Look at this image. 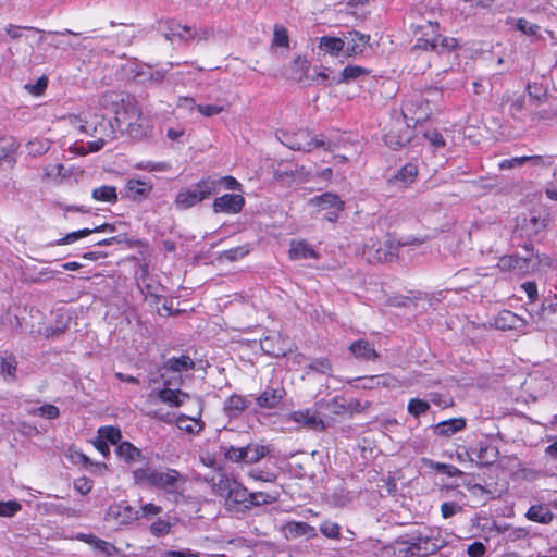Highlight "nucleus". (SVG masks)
<instances>
[{"label": "nucleus", "mask_w": 557, "mask_h": 557, "mask_svg": "<svg viewBox=\"0 0 557 557\" xmlns=\"http://www.w3.org/2000/svg\"><path fill=\"white\" fill-rule=\"evenodd\" d=\"M133 476L136 484L154 487L176 504L184 499V486L187 479L175 469L166 467L139 468L134 470Z\"/></svg>", "instance_id": "nucleus-1"}, {"label": "nucleus", "mask_w": 557, "mask_h": 557, "mask_svg": "<svg viewBox=\"0 0 557 557\" xmlns=\"http://www.w3.org/2000/svg\"><path fill=\"white\" fill-rule=\"evenodd\" d=\"M447 545V539L438 528L424 527L404 537L398 539L393 546L398 557H424L436 553Z\"/></svg>", "instance_id": "nucleus-2"}, {"label": "nucleus", "mask_w": 557, "mask_h": 557, "mask_svg": "<svg viewBox=\"0 0 557 557\" xmlns=\"http://www.w3.org/2000/svg\"><path fill=\"white\" fill-rule=\"evenodd\" d=\"M100 106L110 109L114 114V123L123 131L124 125L141 111L135 97L116 91H108L100 97Z\"/></svg>", "instance_id": "nucleus-3"}, {"label": "nucleus", "mask_w": 557, "mask_h": 557, "mask_svg": "<svg viewBox=\"0 0 557 557\" xmlns=\"http://www.w3.org/2000/svg\"><path fill=\"white\" fill-rule=\"evenodd\" d=\"M216 183L211 175L202 177L189 187L177 191L174 205L178 210H187L215 195Z\"/></svg>", "instance_id": "nucleus-4"}, {"label": "nucleus", "mask_w": 557, "mask_h": 557, "mask_svg": "<svg viewBox=\"0 0 557 557\" xmlns=\"http://www.w3.org/2000/svg\"><path fill=\"white\" fill-rule=\"evenodd\" d=\"M286 395L280 383L265 386L258 395L252 394L253 414L271 416L273 410L283 408Z\"/></svg>", "instance_id": "nucleus-5"}, {"label": "nucleus", "mask_w": 557, "mask_h": 557, "mask_svg": "<svg viewBox=\"0 0 557 557\" xmlns=\"http://www.w3.org/2000/svg\"><path fill=\"white\" fill-rule=\"evenodd\" d=\"M72 123L78 124L81 132L86 133L96 138H107L111 141L115 138L116 124L111 119L102 114L95 113L89 120H83L81 116H73Z\"/></svg>", "instance_id": "nucleus-6"}, {"label": "nucleus", "mask_w": 557, "mask_h": 557, "mask_svg": "<svg viewBox=\"0 0 557 557\" xmlns=\"http://www.w3.org/2000/svg\"><path fill=\"white\" fill-rule=\"evenodd\" d=\"M281 141L292 150L310 152L317 148L331 150L329 141L318 139L309 129L299 128L296 132H283Z\"/></svg>", "instance_id": "nucleus-7"}, {"label": "nucleus", "mask_w": 557, "mask_h": 557, "mask_svg": "<svg viewBox=\"0 0 557 557\" xmlns=\"http://www.w3.org/2000/svg\"><path fill=\"white\" fill-rule=\"evenodd\" d=\"M413 137V131L407 121V115L403 112L400 117H397L391 129L384 135V143L393 150H398L409 144Z\"/></svg>", "instance_id": "nucleus-8"}, {"label": "nucleus", "mask_w": 557, "mask_h": 557, "mask_svg": "<svg viewBox=\"0 0 557 557\" xmlns=\"http://www.w3.org/2000/svg\"><path fill=\"white\" fill-rule=\"evenodd\" d=\"M269 453L270 449L268 446L259 444H250L246 447L239 448L233 446L224 448L225 458L233 462L255 463L265 457Z\"/></svg>", "instance_id": "nucleus-9"}, {"label": "nucleus", "mask_w": 557, "mask_h": 557, "mask_svg": "<svg viewBox=\"0 0 557 557\" xmlns=\"http://www.w3.org/2000/svg\"><path fill=\"white\" fill-rule=\"evenodd\" d=\"M405 245H408V242H395L394 239L388 238L377 248H374V246L367 247L363 253L370 262H392L397 258L399 247Z\"/></svg>", "instance_id": "nucleus-10"}, {"label": "nucleus", "mask_w": 557, "mask_h": 557, "mask_svg": "<svg viewBox=\"0 0 557 557\" xmlns=\"http://www.w3.org/2000/svg\"><path fill=\"white\" fill-rule=\"evenodd\" d=\"M548 223V214L542 210L532 209L517 223L528 237L534 236L543 232Z\"/></svg>", "instance_id": "nucleus-11"}, {"label": "nucleus", "mask_w": 557, "mask_h": 557, "mask_svg": "<svg viewBox=\"0 0 557 557\" xmlns=\"http://www.w3.org/2000/svg\"><path fill=\"white\" fill-rule=\"evenodd\" d=\"M152 189L151 181L133 177L126 181L122 196L128 200L141 202L150 197Z\"/></svg>", "instance_id": "nucleus-12"}, {"label": "nucleus", "mask_w": 557, "mask_h": 557, "mask_svg": "<svg viewBox=\"0 0 557 557\" xmlns=\"http://www.w3.org/2000/svg\"><path fill=\"white\" fill-rule=\"evenodd\" d=\"M430 27L432 28V32L435 33L438 29V23H435L434 25L430 23ZM457 46L458 42L456 38L442 36L440 34H434L431 38H420L417 41L418 48L435 50L438 52L451 51L456 49Z\"/></svg>", "instance_id": "nucleus-13"}, {"label": "nucleus", "mask_w": 557, "mask_h": 557, "mask_svg": "<svg viewBox=\"0 0 557 557\" xmlns=\"http://www.w3.org/2000/svg\"><path fill=\"white\" fill-rule=\"evenodd\" d=\"M246 200L240 194H224L213 200L212 210L214 213L237 214L242 212Z\"/></svg>", "instance_id": "nucleus-14"}, {"label": "nucleus", "mask_w": 557, "mask_h": 557, "mask_svg": "<svg viewBox=\"0 0 557 557\" xmlns=\"http://www.w3.org/2000/svg\"><path fill=\"white\" fill-rule=\"evenodd\" d=\"M343 48L346 57L362 54L369 45L370 36L358 30L343 33Z\"/></svg>", "instance_id": "nucleus-15"}, {"label": "nucleus", "mask_w": 557, "mask_h": 557, "mask_svg": "<svg viewBox=\"0 0 557 557\" xmlns=\"http://www.w3.org/2000/svg\"><path fill=\"white\" fill-rule=\"evenodd\" d=\"M497 267L502 271L512 272L516 275H524L533 268V260L530 257H519L517 255L503 256L499 258Z\"/></svg>", "instance_id": "nucleus-16"}, {"label": "nucleus", "mask_w": 557, "mask_h": 557, "mask_svg": "<svg viewBox=\"0 0 557 557\" xmlns=\"http://www.w3.org/2000/svg\"><path fill=\"white\" fill-rule=\"evenodd\" d=\"M176 385V381H173V379L169 377L168 380H164V386L163 388L159 389L157 392L158 398L163 403L166 404L170 407H180L182 406L186 400L190 398L189 394L178 389V388H171V386Z\"/></svg>", "instance_id": "nucleus-17"}, {"label": "nucleus", "mask_w": 557, "mask_h": 557, "mask_svg": "<svg viewBox=\"0 0 557 557\" xmlns=\"http://www.w3.org/2000/svg\"><path fill=\"white\" fill-rule=\"evenodd\" d=\"M249 499H251L250 492L236 481L225 497L224 505L230 511H240L247 509Z\"/></svg>", "instance_id": "nucleus-18"}, {"label": "nucleus", "mask_w": 557, "mask_h": 557, "mask_svg": "<svg viewBox=\"0 0 557 557\" xmlns=\"http://www.w3.org/2000/svg\"><path fill=\"white\" fill-rule=\"evenodd\" d=\"M121 438V432L114 426H102L92 441L95 448L104 457L110 454V444L115 445Z\"/></svg>", "instance_id": "nucleus-19"}, {"label": "nucleus", "mask_w": 557, "mask_h": 557, "mask_svg": "<svg viewBox=\"0 0 557 557\" xmlns=\"http://www.w3.org/2000/svg\"><path fill=\"white\" fill-rule=\"evenodd\" d=\"M225 412L232 418L243 412L253 414L252 394L247 396L232 395L224 403Z\"/></svg>", "instance_id": "nucleus-20"}, {"label": "nucleus", "mask_w": 557, "mask_h": 557, "mask_svg": "<svg viewBox=\"0 0 557 557\" xmlns=\"http://www.w3.org/2000/svg\"><path fill=\"white\" fill-rule=\"evenodd\" d=\"M124 127L132 138L138 140L149 137L152 132L150 120L143 115L141 111L138 112V116L131 119Z\"/></svg>", "instance_id": "nucleus-21"}, {"label": "nucleus", "mask_w": 557, "mask_h": 557, "mask_svg": "<svg viewBox=\"0 0 557 557\" xmlns=\"http://www.w3.org/2000/svg\"><path fill=\"white\" fill-rule=\"evenodd\" d=\"M20 408L26 414L40 418H58L60 414L58 407L51 404H41L39 400H25Z\"/></svg>", "instance_id": "nucleus-22"}, {"label": "nucleus", "mask_w": 557, "mask_h": 557, "mask_svg": "<svg viewBox=\"0 0 557 557\" xmlns=\"http://www.w3.org/2000/svg\"><path fill=\"white\" fill-rule=\"evenodd\" d=\"M203 480L210 485L211 492L223 499H225L232 486L236 482L235 479L222 472H219L216 475H206Z\"/></svg>", "instance_id": "nucleus-23"}, {"label": "nucleus", "mask_w": 557, "mask_h": 557, "mask_svg": "<svg viewBox=\"0 0 557 557\" xmlns=\"http://www.w3.org/2000/svg\"><path fill=\"white\" fill-rule=\"evenodd\" d=\"M107 516L116 520L120 524H128L139 519V511L125 503H121L110 506Z\"/></svg>", "instance_id": "nucleus-24"}, {"label": "nucleus", "mask_w": 557, "mask_h": 557, "mask_svg": "<svg viewBox=\"0 0 557 557\" xmlns=\"http://www.w3.org/2000/svg\"><path fill=\"white\" fill-rule=\"evenodd\" d=\"M355 386L358 388L373 389L380 386L391 387L395 386L397 380L391 374H380L370 376H360L354 380Z\"/></svg>", "instance_id": "nucleus-25"}, {"label": "nucleus", "mask_w": 557, "mask_h": 557, "mask_svg": "<svg viewBox=\"0 0 557 557\" xmlns=\"http://www.w3.org/2000/svg\"><path fill=\"white\" fill-rule=\"evenodd\" d=\"M348 350L356 359L362 361H375L380 357L374 345L367 339L354 341L349 345Z\"/></svg>", "instance_id": "nucleus-26"}, {"label": "nucleus", "mask_w": 557, "mask_h": 557, "mask_svg": "<svg viewBox=\"0 0 557 557\" xmlns=\"http://www.w3.org/2000/svg\"><path fill=\"white\" fill-rule=\"evenodd\" d=\"M495 327L502 331H521L525 326V320L510 310L500 311L495 318Z\"/></svg>", "instance_id": "nucleus-27"}, {"label": "nucleus", "mask_w": 557, "mask_h": 557, "mask_svg": "<svg viewBox=\"0 0 557 557\" xmlns=\"http://www.w3.org/2000/svg\"><path fill=\"white\" fill-rule=\"evenodd\" d=\"M309 69L310 62L306 58L298 55L290 62V64L285 67L283 75L287 79H292L294 82H302L305 78H307Z\"/></svg>", "instance_id": "nucleus-28"}, {"label": "nucleus", "mask_w": 557, "mask_h": 557, "mask_svg": "<svg viewBox=\"0 0 557 557\" xmlns=\"http://www.w3.org/2000/svg\"><path fill=\"white\" fill-rule=\"evenodd\" d=\"M290 260L319 259L320 255L305 239H293L288 250Z\"/></svg>", "instance_id": "nucleus-29"}, {"label": "nucleus", "mask_w": 557, "mask_h": 557, "mask_svg": "<svg viewBox=\"0 0 557 557\" xmlns=\"http://www.w3.org/2000/svg\"><path fill=\"white\" fill-rule=\"evenodd\" d=\"M310 203L321 210H344L345 202L339 198L338 195L333 193H324L310 199Z\"/></svg>", "instance_id": "nucleus-30"}, {"label": "nucleus", "mask_w": 557, "mask_h": 557, "mask_svg": "<svg viewBox=\"0 0 557 557\" xmlns=\"http://www.w3.org/2000/svg\"><path fill=\"white\" fill-rule=\"evenodd\" d=\"M417 175V166L408 163L398 170L393 177L389 178V183L398 188H405L416 180Z\"/></svg>", "instance_id": "nucleus-31"}, {"label": "nucleus", "mask_w": 557, "mask_h": 557, "mask_svg": "<svg viewBox=\"0 0 557 557\" xmlns=\"http://www.w3.org/2000/svg\"><path fill=\"white\" fill-rule=\"evenodd\" d=\"M165 372L182 373L185 371L193 370L195 362L187 355H181L180 357H171L163 363Z\"/></svg>", "instance_id": "nucleus-32"}, {"label": "nucleus", "mask_w": 557, "mask_h": 557, "mask_svg": "<svg viewBox=\"0 0 557 557\" xmlns=\"http://www.w3.org/2000/svg\"><path fill=\"white\" fill-rule=\"evenodd\" d=\"M525 518L533 522L548 524L552 522L554 513L550 511L548 506L544 504H535L528 509Z\"/></svg>", "instance_id": "nucleus-33"}, {"label": "nucleus", "mask_w": 557, "mask_h": 557, "mask_svg": "<svg viewBox=\"0 0 557 557\" xmlns=\"http://www.w3.org/2000/svg\"><path fill=\"white\" fill-rule=\"evenodd\" d=\"M284 533L285 536L288 539L298 536L311 537L315 534V530L313 527L309 525L306 522L290 521L285 524Z\"/></svg>", "instance_id": "nucleus-34"}, {"label": "nucleus", "mask_w": 557, "mask_h": 557, "mask_svg": "<svg viewBox=\"0 0 557 557\" xmlns=\"http://www.w3.org/2000/svg\"><path fill=\"white\" fill-rule=\"evenodd\" d=\"M319 50L323 51L325 54H330L332 57H338L343 48V39L342 37L334 36H322L319 38L318 44Z\"/></svg>", "instance_id": "nucleus-35"}, {"label": "nucleus", "mask_w": 557, "mask_h": 557, "mask_svg": "<svg viewBox=\"0 0 557 557\" xmlns=\"http://www.w3.org/2000/svg\"><path fill=\"white\" fill-rule=\"evenodd\" d=\"M466 426V420H442L434 425V433L443 436H450Z\"/></svg>", "instance_id": "nucleus-36"}, {"label": "nucleus", "mask_w": 557, "mask_h": 557, "mask_svg": "<svg viewBox=\"0 0 557 557\" xmlns=\"http://www.w3.org/2000/svg\"><path fill=\"white\" fill-rule=\"evenodd\" d=\"M369 71L360 65H347L343 69L338 78H333L336 84L350 83L367 75Z\"/></svg>", "instance_id": "nucleus-37"}, {"label": "nucleus", "mask_w": 557, "mask_h": 557, "mask_svg": "<svg viewBox=\"0 0 557 557\" xmlns=\"http://www.w3.org/2000/svg\"><path fill=\"white\" fill-rule=\"evenodd\" d=\"M91 197L96 201L109 203H116L119 200L116 188L111 185H102L100 187L94 188Z\"/></svg>", "instance_id": "nucleus-38"}, {"label": "nucleus", "mask_w": 557, "mask_h": 557, "mask_svg": "<svg viewBox=\"0 0 557 557\" xmlns=\"http://www.w3.org/2000/svg\"><path fill=\"white\" fill-rule=\"evenodd\" d=\"M116 454L121 459L125 460L126 462L137 461L141 456L140 450L128 442L121 443L116 447Z\"/></svg>", "instance_id": "nucleus-39"}, {"label": "nucleus", "mask_w": 557, "mask_h": 557, "mask_svg": "<svg viewBox=\"0 0 557 557\" xmlns=\"http://www.w3.org/2000/svg\"><path fill=\"white\" fill-rule=\"evenodd\" d=\"M16 367L17 361L13 354L5 351L4 355L0 357L1 372L10 380L15 379Z\"/></svg>", "instance_id": "nucleus-40"}, {"label": "nucleus", "mask_w": 557, "mask_h": 557, "mask_svg": "<svg viewBox=\"0 0 557 557\" xmlns=\"http://www.w3.org/2000/svg\"><path fill=\"white\" fill-rule=\"evenodd\" d=\"M211 180H213L216 183L215 187V195L219 193L221 185H223L226 189L230 190H237L242 191V184L231 175H225L221 177L211 176Z\"/></svg>", "instance_id": "nucleus-41"}, {"label": "nucleus", "mask_w": 557, "mask_h": 557, "mask_svg": "<svg viewBox=\"0 0 557 557\" xmlns=\"http://www.w3.org/2000/svg\"><path fill=\"white\" fill-rule=\"evenodd\" d=\"M408 412L413 417L425 414L430 409V403L420 398H411L408 403Z\"/></svg>", "instance_id": "nucleus-42"}, {"label": "nucleus", "mask_w": 557, "mask_h": 557, "mask_svg": "<svg viewBox=\"0 0 557 557\" xmlns=\"http://www.w3.org/2000/svg\"><path fill=\"white\" fill-rule=\"evenodd\" d=\"M249 253L248 246H237L227 250H224L220 255V259H225L230 262L237 261Z\"/></svg>", "instance_id": "nucleus-43"}, {"label": "nucleus", "mask_w": 557, "mask_h": 557, "mask_svg": "<svg viewBox=\"0 0 557 557\" xmlns=\"http://www.w3.org/2000/svg\"><path fill=\"white\" fill-rule=\"evenodd\" d=\"M176 426L188 433L197 434L203 429V420H175Z\"/></svg>", "instance_id": "nucleus-44"}, {"label": "nucleus", "mask_w": 557, "mask_h": 557, "mask_svg": "<svg viewBox=\"0 0 557 557\" xmlns=\"http://www.w3.org/2000/svg\"><path fill=\"white\" fill-rule=\"evenodd\" d=\"M147 379L150 385L159 384L161 381L164 382L166 379L163 364H150L147 370Z\"/></svg>", "instance_id": "nucleus-45"}, {"label": "nucleus", "mask_w": 557, "mask_h": 557, "mask_svg": "<svg viewBox=\"0 0 557 557\" xmlns=\"http://www.w3.org/2000/svg\"><path fill=\"white\" fill-rule=\"evenodd\" d=\"M272 46L283 47V48L289 47L288 33L284 26L275 24Z\"/></svg>", "instance_id": "nucleus-46"}, {"label": "nucleus", "mask_w": 557, "mask_h": 557, "mask_svg": "<svg viewBox=\"0 0 557 557\" xmlns=\"http://www.w3.org/2000/svg\"><path fill=\"white\" fill-rule=\"evenodd\" d=\"M16 150V145L12 138L0 139V162L10 160Z\"/></svg>", "instance_id": "nucleus-47"}, {"label": "nucleus", "mask_w": 557, "mask_h": 557, "mask_svg": "<svg viewBox=\"0 0 557 557\" xmlns=\"http://www.w3.org/2000/svg\"><path fill=\"white\" fill-rule=\"evenodd\" d=\"M423 136L434 149H441L446 146L444 137L437 129H426Z\"/></svg>", "instance_id": "nucleus-48"}, {"label": "nucleus", "mask_w": 557, "mask_h": 557, "mask_svg": "<svg viewBox=\"0 0 557 557\" xmlns=\"http://www.w3.org/2000/svg\"><path fill=\"white\" fill-rule=\"evenodd\" d=\"M135 168L149 172H163L170 169V164L168 162L140 161Z\"/></svg>", "instance_id": "nucleus-49"}, {"label": "nucleus", "mask_w": 557, "mask_h": 557, "mask_svg": "<svg viewBox=\"0 0 557 557\" xmlns=\"http://www.w3.org/2000/svg\"><path fill=\"white\" fill-rule=\"evenodd\" d=\"M90 234H91L90 228H83L79 231L71 232V233L66 234L64 237L58 239L55 242V244L59 246L69 245V244H72L81 238H84Z\"/></svg>", "instance_id": "nucleus-50"}, {"label": "nucleus", "mask_w": 557, "mask_h": 557, "mask_svg": "<svg viewBox=\"0 0 557 557\" xmlns=\"http://www.w3.org/2000/svg\"><path fill=\"white\" fill-rule=\"evenodd\" d=\"M114 244H126L128 247H133L135 242L128 238L127 234H119L116 236L104 238L96 243L97 246H111Z\"/></svg>", "instance_id": "nucleus-51"}, {"label": "nucleus", "mask_w": 557, "mask_h": 557, "mask_svg": "<svg viewBox=\"0 0 557 557\" xmlns=\"http://www.w3.org/2000/svg\"><path fill=\"white\" fill-rule=\"evenodd\" d=\"M352 499V494L344 488H339L338 491H335L330 502L338 507H343L346 504H348Z\"/></svg>", "instance_id": "nucleus-52"}, {"label": "nucleus", "mask_w": 557, "mask_h": 557, "mask_svg": "<svg viewBox=\"0 0 557 557\" xmlns=\"http://www.w3.org/2000/svg\"><path fill=\"white\" fill-rule=\"evenodd\" d=\"M470 496L474 497L478 502H485L487 499V491L478 483H468L465 485Z\"/></svg>", "instance_id": "nucleus-53"}, {"label": "nucleus", "mask_w": 557, "mask_h": 557, "mask_svg": "<svg viewBox=\"0 0 557 557\" xmlns=\"http://www.w3.org/2000/svg\"><path fill=\"white\" fill-rule=\"evenodd\" d=\"M309 369L312 371H315L318 373L327 374V375H330L332 372L331 362L326 358H319V359L313 360L309 364Z\"/></svg>", "instance_id": "nucleus-54"}, {"label": "nucleus", "mask_w": 557, "mask_h": 557, "mask_svg": "<svg viewBox=\"0 0 557 557\" xmlns=\"http://www.w3.org/2000/svg\"><path fill=\"white\" fill-rule=\"evenodd\" d=\"M22 509L20 503L15 500L0 502V516L1 517H13L16 512Z\"/></svg>", "instance_id": "nucleus-55"}, {"label": "nucleus", "mask_w": 557, "mask_h": 557, "mask_svg": "<svg viewBox=\"0 0 557 557\" xmlns=\"http://www.w3.org/2000/svg\"><path fill=\"white\" fill-rule=\"evenodd\" d=\"M339 525L332 521H324L320 525V531L327 537L336 539L339 536Z\"/></svg>", "instance_id": "nucleus-56"}, {"label": "nucleus", "mask_w": 557, "mask_h": 557, "mask_svg": "<svg viewBox=\"0 0 557 557\" xmlns=\"http://www.w3.org/2000/svg\"><path fill=\"white\" fill-rule=\"evenodd\" d=\"M48 78L42 75L40 76L35 84H27L26 88L34 96H40L47 89Z\"/></svg>", "instance_id": "nucleus-57"}, {"label": "nucleus", "mask_w": 557, "mask_h": 557, "mask_svg": "<svg viewBox=\"0 0 557 557\" xmlns=\"http://www.w3.org/2000/svg\"><path fill=\"white\" fill-rule=\"evenodd\" d=\"M433 469L438 472L445 473L446 475L454 478L461 474V471L451 465L441 463V462H431Z\"/></svg>", "instance_id": "nucleus-58"}, {"label": "nucleus", "mask_w": 557, "mask_h": 557, "mask_svg": "<svg viewBox=\"0 0 557 557\" xmlns=\"http://www.w3.org/2000/svg\"><path fill=\"white\" fill-rule=\"evenodd\" d=\"M541 311L544 319H548L552 314L557 313V296L545 299L542 304Z\"/></svg>", "instance_id": "nucleus-59"}, {"label": "nucleus", "mask_w": 557, "mask_h": 557, "mask_svg": "<svg viewBox=\"0 0 557 557\" xmlns=\"http://www.w3.org/2000/svg\"><path fill=\"white\" fill-rule=\"evenodd\" d=\"M171 524L165 520H157L150 525V532L156 536H162L170 532Z\"/></svg>", "instance_id": "nucleus-60"}, {"label": "nucleus", "mask_w": 557, "mask_h": 557, "mask_svg": "<svg viewBox=\"0 0 557 557\" xmlns=\"http://www.w3.org/2000/svg\"><path fill=\"white\" fill-rule=\"evenodd\" d=\"M516 28L523 34L534 36L537 34L540 27L536 24H531L524 18H519L516 23Z\"/></svg>", "instance_id": "nucleus-61"}, {"label": "nucleus", "mask_w": 557, "mask_h": 557, "mask_svg": "<svg viewBox=\"0 0 557 557\" xmlns=\"http://www.w3.org/2000/svg\"><path fill=\"white\" fill-rule=\"evenodd\" d=\"M224 108L218 104H198L197 111L203 116L210 117L220 114Z\"/></svg>", "instance_id": "nucleus-62"}, {"label": "nucleus", "mask_w": 557, "mask_h": 557, "mask_svg": "<svg viewBox=\"0 0 557 557\" xmlns=\"http://www.w3.org/2000/svg\"><path fill=\"white\" fill-rule=\"evenodd\" d=\"M527 92L531 99L541 101L542 98L546 97V90L543 89L542 85L536 83L527 85Z\"/></svg>", "instance_id": "nucleus-63"}, {"label": "nucleus", "mask_w": 557, "mask_h": 557, "mask_svg": "<svg viewBox=\"0 0 557 557\" xmlns=\"http://www.w3.org/2000/svg\"><path fill=\"white\" fill-rule=\"evenodd\" d=\"M161 557H200V555L186 548L182 550H168L163 553Z\"/></svg>", "instance_id": "nucleus-64"}]
</instances>
